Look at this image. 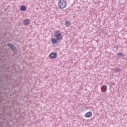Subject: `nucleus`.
<instances>
[{"mask_svg": "<svg viewBox=\"0 0 127 127\" xmlns=\"http://www.w3.org/2000/svg\"><path fill=\"white\" fill-rule=\"evenodd\" d=\"M58 5L61 9L65 8L67 5V1L66 0H59L58 3Z\"/></svg>", "mask_w": 127, "mask_h": 127, "instance_id": "2", "label": "nucleus"}, {"mask_svg": "<svg viewBox=\"0 0 127 127\" xmlns=\"http://www.w3.org/2000/svg\"><path fill=\"white\" fill-rule=\"evenodd\" d=\"M93 116V113L91 111H89L85 114V118H91Z\"/></svg>", "mask_w": 127, "mask_h": 127, "instance_id": "5", "label": "nucleus"}, {"mask_svg": "<svg viewBox=\"0 0 127 127\" xmlns=\"http://www.w3.org/2000/svg\"><path fill=\"white\" fill-rule=\"evenodd\" d=\"M23 23L24 25H28V24H30V21L28 19L24 20Z\"/></svg>", "mask_w": 127, "mask_h": 127, "instance_id": "6", "label": "nucleus"}, {"mask_svg": "<svg viewBox=\"0 0 127 127\" xmlns=\"http://www.w3.org/2000/svg\"><path fill=\"white\" fill-rule=\"evenodd\" d=\"M101 90L102 92H106L107 90V86L106 85L102 86V87L101 88Z\"/></svg>", "mask_w": 127, "mask_h": 127, "instance_id": "7", "label": "nucleus"}, {"mask_svg": "<svg viewBox=\"0 0 127 127\" xmlns=\"http://www.w3.org/2000/svg\"><path fill=\"white\" fill-rule=\"evenodd\" d=\"M20 10H21V11H25V10H26V6L25 5H22L20 7Z\"/></svg>", "mask_w": 127, "mask_h": 127, "instance_id": "8", "label": "nucleus"}, {"mask_svg": "<svg viewBox=\"0 0 127 127\" xmlns=\"http://www.w3.org/2000/svg\"><path fill=\"white\" fill-rule=\"evenodd\" d=\"M49 57L51 59H54L57 57V54L55 52L52 53L50 54Z\"/></svg>", "mask_w": 127, "mask_h": 127, "instance_id": "4", "label": "nucleus"}, {"mask_svg": "<svg viewBox=\"0 0 127 127\" xmlns=\"http://www.w3.org/2000/svg\"><path fill=\"white\" fill-rule=\"evenodd\" d=\"M65 26L66 27H69L70 25H71V23L68 21H66L65 22Z\"/></svg>", "mask_w": 127, "mask_h": 127, "instance_id": "9", "label": "nucleus"}, {"mask_svg": "<svg viewBox=\"0 0 127 127\" xmlns=\"http://www.w3.org/2000/svg\"><path fill=\"white\" fill-rule=\"evenodd\" d=\"M7 46H8V47L10 48L12 52L14 53V54H15V53L17 52V49L15 46H14V45H13V44H11L9 43H8L7 44Z\"/></svg>", "mask_w": 127, "mask_h": 127, "instance_id": "3", "label": "nucleus"}, {"mask_svg": "<svg viewBox=\"0 0 127 127\" xmlns=\"http://www.w3.org/2000/svg\"><path fill=\"white\" fill-rule=\"evenodd\" d=\"M117 55L118 56H119V55L120 56H122V57H124V56H125V55H124V54L122 53H119L118 54H117Z\"/></svg>", "mask_w": 127, "mask_h": 127, "instance_id": "11", "label": "nucleus"}, {"mask_svg": "<svg viewBox=\"0 0 127 127\" xmlns=\"http://www.w3.org/2000/svg\"><path fill=\"white\" fill-rule=\"evenodd\" d=\"M54 37L56 38H52L51 39V42L53 44H57V43H59L62 39L63 38V36L61 34V31L60 30H57L54 34Z\"/></svg>", "mask_w": 127, "mask_h": 127, "instance_id": "1", "label": "nucleus"}, {"mask_svg": "<svg viewBox=\"0 0 127 127\" xmlns=\"http://www.w3.org/2000/svg\"><path fill=\"white\" fill-rule=\"evenodd\" d=\"M114 71L115 72H121V68H119V67H116L114 68Z\"/></svg>", "mask_w": 127, "mask_h": 127, "instance_id": "10", "label": "nucleus"}]
</instances>
